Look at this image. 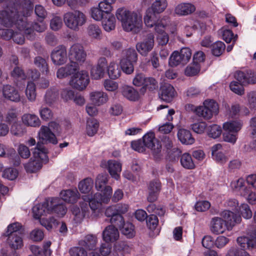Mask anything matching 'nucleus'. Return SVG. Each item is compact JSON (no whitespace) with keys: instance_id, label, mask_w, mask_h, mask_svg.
I'll return each mask as SVG.
<instances>
[{"instance_id":"obj_1","label":"nucleus","mask_w":256,"mask_h":256,"mask_svg":"<svg viewBox=\"0 0 256 256\" xmlns=\"http://www.w3.org/2000/svg\"><path fill=\"white\" fill-rule=\"evenodd\" d=\"M108 180V174H98L96 178L95 188L97 190L101 191L102 193L96 192L90 196H83L82 198L84 202H80V208L77 206L72 207V212L76 222H80L84 218L89 217L90 212L86 202H88L93 213H95L96 210L100 212L102 208V204L108 203L111 198L112 188L110 186H106Z\"/></svg>"},{"instance_id":"obj_2","label":"nucleus","mask_w":256,"mask_h":256,"mask_svg":"<svg viewBox=\"0 0 256 256\" xmlns=\"http://www.w3.org/2000/svg\"><path fill=\"white\" fill-rule=\"evenodd\" d=\"M16 12V8L10 2L6 8L0 12V37L6 40L12 38L18 44H22L24 42V38L22 34L24 30H20L18 28L22 26V23Z\"/></svg>"},{"instance_id":"obj_3","label":"nucleus","mask_w":256,"mask_h":256,"mask_svg":"<svg viewBox=\"0 0 256 256\" xmlns=\"http://www.w3.org/2000/svg\"><path fill=\"white\" fill-rule=\"evenodd\" d=\"M32 210L34 217L36 219H40V224L50 230L56 226L58 221L52 216L48 218H41L52 213L62 216L66 214L67 208L62 204L60 198H50L46 199L43 203L35 205Z\"/></svg>"},{"instance_id":"obj_4","label":"nucleus","mask_w":256,"mask_h":256,"mask_svg":"<svg viewBox=\"0 0 256 256\" xmlns=\"http://www.w3.org/2000/svg\"><path fill=\"white\" fill-rule=\"evenodd\" d=\"M14 6L16 8V12L18 13V18L22 23V28H18L20 30H24L26 38L33 40L35 38L34 30L38 32H42L46 28V24L44 20H39V23L36 22L34 24H30L27 22L26 17L29 15L33 9V4L30 0H12Z\"/></svg>"},{"instance_id":"obj_5","label":"nucleus","mask_w":256,"mask_h":256,"mask_svg":"<svg viewBox=\"0 0 256 256\" xmlns=\"http://www.w3.org/2000/svg\"><path fill=\"white\" fill-rule=\"evenodd\" d=\"M221 216L225 220L221 218L214 217L211 220L210 230L214 234H222L226 230L230 231L236 224L240 223L242 220L241 216L230 210L222 211Z\"/></svg>"},{"instance_id":"obj_6","label":"nucleus","mask_w":256,"mask_h":256,"mask_svg":"<svg viewBox=\"0 0 256 256\" xmlns=\"http://www.w3.org/2000/svg\"><path fill=\"white\" fill-rule=\"evenodd\" d=\"M116 16L126 32L138 33L142 28V18L136 12L122 8L118 9Z\"/></svg>"},{"instance_id":"obj_7","label":"nucleus","mask_w":256,"mask_h":256,"mask_svg":"<svg viewBox=\"0 0 256 256\" xmlns=\"http://www.w3.org/2000/svg\"><path fill=\"white\" fill-rule=\"evenodd\" d=\"M188 108L195 112V114L204 120L211 119L214 116L217 115L219 112L218 104L212 99H206L203 102L202 105L195 106L192 104H188Z\"/></svg>"},{"instance_id":"obj_8","label":"nucleus","mask_w":256,"mask_h":256,"mask_svg":"<svg viewBox=\"0 0 256 256\" xmlns=\"http://www.w3.org/2000/svg\"><path fill=\"white\" fill-rule=\"evenodd\" d=\"M33 158L24 164V168L28 172H34L40 170L43 163L48 160L46 150L38 144L34 148L33 152Z\"/></svg>"},{"instance_id":"obj_9","label":"nucleus","mask_w":256,"mask_h":256,"mask_svg":"<svg viewBox=\"0 0 256 256\" xmlns=\"http://www.w3.org/2000/svg\"><path fill=\"white\" fill-rule=\"evenodd\" d=\"M64 21L65 25L70 29L78 31L80 28L86 22L85 14L78 10L68 12L64 14Z\"/></svg>"},{"instance_id":"obj_10","label":"nucleus","mask_w":256,"mask_h":256,"mask_svg":"<svg viewBox=\"0 0 256 256\" xmlns=\"http://www.w3.org/2000/svg\"><path fill=\"white\" fill-rule=\"evenodd\" d=\"M138 60V54L134 48H129L122 50L120 65L121 70L126 74L134 72V64Z\"/></svg>"},{"instance_id":"obj_11","label":"nucleus","mask_w":256,"mask_h":256,"mask_svg":"<svg viewBox=\"0 0 256 256\" xmlns=\"http://www.w3.org/2000/svg\"><path fill=\"white\" fill-rule=\"evenodd\" d=\"M243 122L240 120H230L224 123L222 128L224 131L223 134L225 142L234 144L238 139V133L241 130Z\"/></svg>"},{"instance_id":"obj_12","label":"nucleus","mask_w":256,"mask_h":256,"mask_svg":"<svg viewBox=\"0 0 256 256\" xmlns=\"http://www.w3.org/2000/svg\"><path fill=\"white\" fill-rule=\"evenodd\" d=\"M90 82L89 76L86 70L78 71L72 76L69 81V84L78 90H82L86 88Z\"/></svg>"},{"instance_id":"obj_13","label":"nucleus","mask_w":256,"mask_h":256,"mask_svg":"<svg viewBox=\"0 0 256 256\" xmlns=\"http://www.w3.org/2000/svg\"><path fill=\"white\" fill-rule=\"evenodd\" d=\"M168 26V18L167 16H164L161 20L156 25L154 28L156 32L158 34L156 38L158 44L164 46L168 44L169 40V37L164 29Z\"/></svg>"},{"instance_id":"obj_14","label":"nucleus","mask_w":256,"mask_h":256,"mask_svg":"<svg viewBox=\"0 0 256 256\" xmlns=\"http://www.w3.org/2000/svg\"><path fill=\"white\" fill-rule=\"evenodd\" d=\"M68 56L70 60L76 62L80 64L86 60V53L82 44L76 43L68 49Z\"/></svg>"},{"instance_id":"obj_15","label":"nucleus","mask_w":256,"mask_h":256,"mask_svg":"<svg viewBox=\"0 0 256 256\" xmlns=\"http://www.w3.org/2000/svg\"><path fill=\"white\" fill-rule=\"evenodd\" d=\"M142 141L146 146L153 151L154 155L156 158L159 156L162 149L160 142L156 138L154 132H150L144 136Z\"/></svg>"},{"instance_id":"obj_16","label":"nucleus","mask_w":256,"mask_h":256,"mask_svg":"<svg viewBox=\"0 0 256 256\" xmlns=\"http://www.w3.org/2000/svg\"><path fill=\"white\" fill-rule=\"evenodd\" d=\"M53 64L56 66L65 64L68 60V54L65 46L60 45L54 48L50 54Z\"/></svg>"},{"instance_id":"obj_17","label":"nucleus","mask_w":256,"mask_h":256,"mask_svg":"<svg viewBox=\"0 0 256 256\" xmlns=\"http://www.w3.org/2000/svg\"><path fill=\"white\" fill-rule=\"evenodd\" d=\"M80 70V64L74 61L70 60V62L64 66L60 68L56 72V76L58 78H64L70 76L75 74Z\"/></svg>"},{"instance_id":"obj_18","label":"nucleus","mask_w":256,"mask_h":256,"mask_svg":"<svg viewBox=\"0 0 256 256\" xmlns=\"http://www.w3.org/2000/svg\"><path fill=\"white\" fill-rule=\"evenodd\" d=\"M154 35L150 34L141 42L136 45L138 52L142 56H146L150 52L154 46Z\"/></svg>"},{"instance_id":"obj_19","label":"nucleus","mask_w":256,"mask_h":256,"mask_svg":"<svg viewBox=\"0 0 256 256\" xmlns=\"http://www.w3.org/2000/svg\"><path fill=\"white\" fill-rule=\"evenodd\" d=\"M108 62L106 58H100L96 65L93 66L90 70V76L92 79L100 80L104 76Z\"/></svg>"},{"instance_id":"obj_20","label":"nucleus","mask_w":256,"mask_h":256,"mask_svg":"<svg viewBox=\"0 0 256 256\" xmlns=\"http://www.w3.org/2000/svg\"><path fill=\"white\" fill-rule=\"evenodd\" d=\"M106 168L112 178L116 180H120V174L122 170V164L120 160H108Z\"/></svg>"},{"instance_id":"obj_21","label":"nucleus","mask_w":256,"mask_h":256,"mask_svg":"<svg viewBox=\"0 0 256 256\" xmlns=\"http://www.w3.org/2000/svg\"><path fill=\"white\" fill-rule=\"evenodd\" d=\"M234 78L243 84H254L256 83V74L251 70L246 72L237 71L234 75Z\"/></svg>"},{"instance_id":"obj_22","label":"nucleus","mask_w":256,"mask_h":256,"mask_svg":"<svg viewBox=\"0 0 256 256\" xmlns=\"http://www.w3.org/2000/svg\"><path fill=\"white\" fill-rule=\"evenodd\" d=\"M38 138L42 143H57V140L54 134L51 132L49 127L42 126L38 133Z\"/></svg>"},{"instance_id":"obj_23","label":"nucleus","mask_w":256,"mask_h":256,"mask_svg":"<svg viewBox=\"0 0 256 256\" xmlns=\"http://www.w3.org/2000/svg\"><path fill=\"white\" fill-rule=\"evenodd\" d=\"M176 94V91L172 86L169 84H164L160 88V98L163 101L170 102Z\"/></svg>"},{"instance_id":"obj_24","label":"nucleus","mask_w":256,"mask_h":256,"mask_svg":"<svg viewBox=\"0 0 256 256\" xmlns=\"http://www.w3.org/2000/svg\"><path fill=\"white\" fill-rule=\"evenodd\" d=\"M60 196L64 202L70 204H74L80 198V194L76 188L68 189L62 190L60 194Z\"/></svg>"},{"instance_id":"obj_25","label":"nucleus","mask_w":256,"mask_h":256,"mask_svg":"<svg viewBox=\"0 0 256 256\" xmlns=\"http://www.w3.org/2000/svg\"><path fill=\"white\" fill-rule=\"evenodd\" d=\"M2 92L4 98L8 100L14 102H18L20 100V94L18 90L10 85H4Z\"/></svg>"},{"instance_id":"obj_26","label":"nucleus","mask_w":256,"mask_h":256,"mask_svg":"<svg viewBox=\"0 0 256 256\" xmlns=\"http://www.w3.org/2000/svg\"><path fill=\"white\" fill-rule=\"evenodd\" d=\"M194 4L190 2H181L176 5L174 12L178 16H186L192 14L196 10Z\"/></svg>"},{"instance_id":"obj_27","label":"nucleus","mask_w":256,"mask_h":256,"mask_svg":"<svg viewBox=\"0 0 256 256\" xmlns=\"http://www.w3.org/2000/svg\"><path fill=\"white\" fill-rule=\"evenodd\" d=\"M119 232L116 228L113 226H107L103 231L102 239L106 242H113L118 240Z\"/></svg>"},{"instance_id":"obj_28","label":"nucleus","mask_w":256,"mask_h":256,"mask_svg":"<svg viewBox=\"0 0 256 256\" xmlns=\"http://www.w3.org/2000/svg\"><path fill=\"white\" fill-rule=\"evenodd\" d=\"M211 150L212 157L217 162L224 164L227 162L228 158L224 153L222 146L220 144H218L213 146Z\"/></svg>"},{"instance_id":"obj_29","label":"nucleus","mask_w":256,"mask_h":256,"mask_svg":"<svg viewBox=\"0 0 256 256\" xmlns=\"http://www.w3.org/2000/svg\"><path fill=\"white\" fill-rule=\"evenodd\" d=\"M90 101L97 106L106 104L108 100V95L102 91H94L90 94Z\"/></svg>"},{"instance_id":"obj_30","label":"nucleus","mask_w":256,"mask_h":256,"mask_svg":"<svg viewBox=\"0 0 256 256\" xmlns=\"http://www.w3.org/2000/svg\"><path fill=\"white\" fill-rule=\"evenodd\" d=\"M174 114L175 111L173 109L168 110L166 118L167 122L159 125L158 130L160 132L167 134L171 132L174 128V126L170 122L173 120L172 116Z\"/></svg>"},{"instance_id":"obj_31","label":"nucleus","mask_w":256,"mask_h":256,"mask_svg":"<svg viewBox=\"0 0 256 256\" xmlns=\"http://www.w3.org/2000/svg\"><path fill=\"white\" fill-rule=\"evenodd\" d=\"M98 240L96 236L94 234H88L84 239L80 240L79 245L84 246L88 250H95Z\"/></svg>"},{"instance_id":"obj_32","label":"nucleus","mask_w":256,"mask_h":256,"mask_svg":"<svg viewBox=\"0 0 256 256\" xmlns=\"http://www.w3.org/2000/svg\"><path fill=\"white\" fill-rule=\"evenodd\" d=\"M8 237L7 243L12 250L22 248L24 246L22 234L18 235L11 234Z\"/></svg>"},{"instance_id":"obj_33","label":"nucleus","mask_w":256,"mask_h":256,"mask_svg":"<svg viewBox=\"0 0 256 256\" xmlns=\"http://www.w3.org/2000/svg\"><path fill=\"white\" fill-rule=\"evenodd\" d=\"M118 222L116 224L120 229L122 233L128 238H132L135 235L134 225L130 222H124V218L122 222Z\"/></svg>"},{"instance_id":"obj_34","label":"nucleus","mask_w":256,"mask_h":256,"mask_svg":"<svg viewBox=\"0 0 256 256\" xmlns=\"http://www.w3.org/2000/svg\"><path fill=\"white\" fill-rule=\"evenodd\" d=\"M22 124L28 126L36 127L40 124L38 116L34 114H25L22 116Z\"/></svg>"},{"instance_id":"obj_35","label":"nucleus","mask_w":256,"mask_h":256,"mask_svg":"<svg viewBox=\"0 0 256 256\" xmlns=\"http://www.w3.org/2000/svg\"><path fill=\"white\" fill-rule=\"evenodd\" d=\"M121 69L118 64L114 61L110 62L106 66V71L109 78L112 80H116L121 76Z\"/></svg>"},{"instance_id":"obj_36","label":"nucleus","mask_w":256,"mask_h":256,"mask_svg":"<svg viewBox=\"0 0 256 256\" xmlns=\"http://www.w3.org/2000/svg\"><path fill=\"white\" fill-rule=\"evenodd\" d=\"M105 214L106 216L111 217L112 224H116L118 222L121 223L122 222L123 217L120 214H118L116 204L108 207L106 210Z\"/></svg>"},{"instance_id":"obj_37","label":"nucleus","mask_w":256,"mask_h":256,"mask_svg":"<svg viewBox=\"0 0 256 256\" xmlns=\"http://www.w3.org/2000/svg\"><path fill=\"white\" fill-rule=\"evenodd\" d=\"M178 137L180 141L183 144H192L195 140L192 136L190 132L186 129H180L178 132Z\"/></svg>"},{"instance_id":"obj_38","label":"nucleus","mask_w":256,"mask_h":256,"mask_svg":"<svg viewBox=\"0 0 256 256\" xmlns=\"http://www.w3.org/2000/svg\"><path fill=\"white\" fill-rule=\"evenodd\" d=\"M122 94L127 99L132 101H136L139 98V94L134 88L128 86H124L122 88Z\"/></svg>"},{"instance_id":"obj_39","label":"nucleus","mask_w":256,"mask_h":256,"mask_svg":"<svg viewBox=\"0 0 256 256\" xmlns=\"http://www.w3.org/2000/svg\"><path fill=\"white\" fill-rule=\"evenodd\" d=\"M102 26L106 32L114 30L116 27V18L112 14H107L102 20Z\"/></svg>"},{"instance_id":"obj_40","label":"nucleus","mask_w":256,"mask_h":256,"mask_svg":"<svg viewBox=\"0 0 256 256\" xmlns=\"http://www.w3.org/2000/svg\"><path fill=\"white\" fill-rule=\"evenodd\" d=\"M94 180L90 178H87L81 180L78 184V188L80 191L83 194H88L92 189Z\"/></svg>"},{"instance_id":"obj_41","label":"nucleus","mask_w":256,"mask_h":256,"mask_svg":"<svg viewBox=\"0 0 256 256\" xmlns=\"http://www.w3.org/2000/svg\"><path fill=\"white\" fill-rule=\"evenodd\" d=\"M99 124L98 120L94 118H89L87 120L86 125V133L89 136L95 135L98 130Z\"/></svg>"},{"instance_id":"obj_42","label":"nucleus","mask_w":256,"mask_h":256,"mask_svg":"<svg viewBox=\"0 0 256 256\" xmlns=\"http://www.w3.org/2000/svg\"><path fill=\"white\" fill-rule=\"evenodd\" d=\"M167 6L166 0H154L151 7L149 8L154 13L160 14L166 9Z\"/></svg>"},{"instance_id":"obj_43","label":"nucleus","mask_w":256,"mask_h":256,"mask_svg":"<svg viewBox=\"0 0 256 256\" xmlns=\"http://www.w3.org/2000/svg\"><path fill=\"white\" fill-rule=\"evenodd\" d=\"M114 248L119 252H121L122 255L130 254L132 250V245L129 244L128 242L124 241L116 242Z\"/></svg>"},{"instance_id":"obj_44","label":"nucleus","mask_w":256,"mask_h":256,"mask_svg":"<svg viewBox=\"0 0 256 256\" xmlns=\"http://www.w3.org/2000/svg\"><path fill=\"white\" fill-rule=\"evenodd\" d=\"M25 94L29 101L32 102L35 101L36 96V87L33 82H28L25 90Z\"/></svg>"},{"instance_id":"obj_45","label":"nucleus","mask_w":256,"mask_h":256,"mask_svg":"<svg viewBox=\"0 0 256 256\" xmlns=\"http://www.w3.org/2000/svg\"><path fill=\"white\" fill-rule=\"evenodd\" d=\"M11 134L18 137H22L26 132V128L18 122H14L10 126Z\"/></svg>"},{"instance_id":"obj_46","label":"nucleus","mask_w":256,"mask_h":256,"mask_svg":"<svg viewBox=\"0 0 256 256\" xmlns=\"http://www.w3.org/2000/svg\"><path fill=\"white\" fill-rule=\"evenodd\" d=\"M88 36L91 38L99 40L100 38L102 32L99 26L95 24H90L86 29Z\"/></svg>"},{"instance_id":"obj_47","label":"nucleus","mask_w":256,"mask_h":256,"mask_svg":"<svg viewBox=\"0 0 256 256\" xmlns=\"http://www.w3.org/2000/svg\"><path fill=\"white\" fill-rule=\"evenodd\" d=\"M155 14L156 13H154L150 10V9L148 8L147 10L146 16L144 17V22L146 26L152 28L154 26L155 28L156 24L161 20L160 19L156 22L154 20Z\"/></svg>"},{"instance_id":"obj_48","label":"nucleus","mask_w":256,"mask_h":256,"mask_svg":"<svg viewBox=\"0 0 256 256\" xmlns=\"http://www.w3.org/2000/svg\"><path fill=\"white\" fill-rule=\"evenodd\" d=\"M186 34L187 36H190L192 32L198 30L199 28L202 30L204 28V25L202 23H200L198 21H194L191 23L190 26L186 24L184 26Z\"/></svg>"},{"instance_id":"obj_49","label":"nucleus","mask_w":256,"mask_h":256,"mask_svg":"<svg viewBox=\"0 0 256 256\" xmlns=\"http://www.w3.org/2000/svg\"><path fill=\"white\" fill-rule=\"evenodd\" d=\"M22 225L19 222H14L8 226L6 232V236H8L11 234L18 235L22 234L21 232Z\"/></svg>"},{"instance_id":"obj_50","label":"nucleus","mask_w":256,"mask_h":256,"mask_svg":"<svg viewBox=\"0 0 256 256\" xmlns=\"http://www.w3.org/2000/svg\"><path fill=\"white\" fill-rule=\"evenodd\" d=\"M180 163L186 169H192L195 166L191 156L188 153H184L182 156Z\"/></svg>"},{"instance_id":"obj_51","label":"nucleus","mask_w":256,"mask_h":256,"mask_svg":"<svg viewBox=\"0 0 256 256\" xmlns=\"http://www.w3.org/2000/svg\"><path fill=\"white\" fill-rule=\"evenodd\" d=\"M230 186L236 192H239L240 195L241 192L247 188L244 186V180L242 178L234 180L232 182Z\"/></svg>"},{"instance_id":"obj_52","label":"nucleus","mask_w":256,"mask_h":256,"mask_svg":"<svg viewBox=\"0 0 256 256\" xmlns=\"http://www.w3.org/2000/svg\"><path fill=\"white\" fill-rule=\"evenodd\" d=\"M208 135L212 138H216L219 137L222 134L221 127L217 124H212L207 128Z\"/></svg>"},{"instance_id":"obj_53","label":"nucleus","mask_w":256,"mask_h":256,"mask_svg":"<svg viewBox=\"0 0 256 256\" xmlns=\"http://www.w3.org/2000/svg\"><path fill=\"white\" fill-rule=\"evenodd\" d=\"M34 64L42 73L47 74L48 72V65L45 59L40 56L34 58Z\"/></svg>"},{"instance_id":"obj_54","label":"nucleus","mask_w":256,"mask_h":256,"mask_svg":"<svg viewBox=\"0 0 256 256\" xmlns=\"http://www.w3.org/2000/svg\"><path fill=\"white\" fill-rule=\"evenodd\" d=\"M179 52L177 50L174 51L171 54L169 59V64L171 66H176L180 64H184L183 60L182 59Z\"/></svg>"},{"instance_id":"obj_55","label":"nucleus","mask_w":256,"mask_h":256,"mask_svg":"<svg viewBox=\"0 0 256 256\" xmlns=\"http://www.w3.org/2000/svg\"><path fill=\"white\" fill-rule=\"evenodd\" d=\"M244 85L238 80H234L230 83V88L234 93L242 96L244 94V90L243 86Z\"/></svg>"},{"instance_id":"obj_56","label":"nucleus","mask_w":256,"mask_h":256,"mask_svg":"<svg viewBox=\"0 0 256 256\" xmlns=\"http://www.w3.org/2000/svg\"><path fill=\"white\" fill-rule=\"evenodd\" d=\"M233 212L234 214V212ZM239 212L240 213L244 218L246 219L250 218L252 215L250 206L248 204H242L240 206L238 211L236 212L235 214L239 215L240 216L239 214Z\"/></svg>"},{"instance_id":"obj_57","label":"nucleus","mask_w":256,"mask_h":256,"mask_svg":"<svg viewBox=\"0 0 256 256\" xmlns=\"http://www.w3.org/2000/svg\"><path fill=\"white\" fill-rule=\"evenodd\" d=\"M58 96V92L56 88H52L48 90L45 95V100L46 103L51 104Z\"/></svg>"},{"instance_id":"obj_58","label":"nucleus","mask_w":256,"mask_h":256,"mask_svg":"<svg viewBox=\"0 0 256 256\" xmlns=\"http://www.w3.org/2000/svg\"><path fill=\"white\" fill-rule=\"evenodd\" d=\"M224 206L229 209L228 210L234 212V213L238 212L240 208L238 200L233 198L228 199L224 202Z\"/></svg>"},{"instance_id":"obj_59","label":"nucleus","mask_w":256,"mask_h":256,"mask_svg":"<svg viewBox=\"0 0 256 256\" xmlns=\"http://www.w3.org/2000/svg\"><path fill=\"white\" fill-rule=\"evenodd\" d=\"M200 67V64L193 62L186 68L185 74L189 76H195L199 72Z\"/></svg>"},{"instance_id":"obj_60","label":"nucleus","mask_w":256,"mask_h":256,"mask_svg":"<svg viewBox=\"0 0 256 256\" xmlns=\"http://www.w3.org/2000/svg\"><path fill=\"white\" fill-rule=\"evenodd\" d=\"M221 33L224 40L227 43L231 42H234L236 40L237 36H234L232 31L230 30L222 28L221 30Z\"/></svg>"},{"instance_id":"obj_61","label":"nucleus","mask_w":256,"mask_h":256,"mask_svg":"<svg viewBox=\"0 0 256 256\" xmlns=\"http://www.w3.org/2000/svg\"><path fill=\"white\" fill-rule=\"evenodd\" d=\"M30 250L35 256H50L52 254L51 250H44L35 245L30 246Z\"/></svg>"},{"instance_id":"obj_62","label":"nucleus","mask_w":256,"mask_h":256,"mask_svg":"<svg viewBox=\"0 0 256 256\" xmlns=\"http://www.w3.org/2000/svg\"><path fill=\"white\" fill-rule=\"evenodd\" d=\"M105 90L108 92H116L118 88V84L112 79H106L103 82Z\"/></svg>"},{"instance_id":"obj_63","label":"nucleus","mask_w":256,"mask_h":256,"mask_svg":"<svg viewBox=\"0 0 256 256\" xmlns=\"http://www.w3.org/2000/svg\"><path fill=\"white\" fill-rule=\"evenodd\" d=\"M225 48V44L224 42L218 41L212 44V53L215 56H218L222 54Z\"/></svg>"},{"instance_id":"obj_64","label":"nucleus","mask_w":256,"mask_h":256,"mask_svg":"<svg viewBox=\"0 0 256 256\" xmlns=\"http://www.w3.org/2000/svg\"><path fill=\"white\" fill-rule=\"evenodd\" d=\"M192 130L196 134H202L204 133L207 128V124L206 122L200 121L194 123L191 125Z\"/></svg>"}]
</instances>
